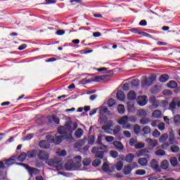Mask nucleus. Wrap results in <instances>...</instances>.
<instances>
[{"instance_id":"nucleus-35","label":"nucleus","mask_w":180,"mask_h":180,"mask_svg":"<svg viewBox=\"0 0 180 180\" xmlns=\"http://www.w3.org/2000/svg\"><path fill=\"white\" fill-rule=\"evenodd\" d=\"M102 169H103V171H104V172H112V169H110V168H109V165H108V163H106V162H105L103 165Z\"/></svg>"},{"instance_id":"nucleus-38","label":"nucleus","mask_w":180,"mask_h":180,"mask_svg":"<svg viewBox=\"0 0 180 180\" xmlns=\"http://www.w3.org/2000/svg\"><path fill=\"white\" fill-rule=\"evenodd\" d=\"M99 159H95L93 162H92V165L93 167H99V165H101V162H102L101 161V158H98Z\"/></svg>"},{"instance_id":"nucleus-30","label":"nucleus","mask_w":180,"mask_h":180,"mask_svg":"<svg viewBox=\"0 0 180 180\" xmlns=\"http://www.w3.org/2000/svg\"><path fill=\"white\" fill-rule=\"evenodd\" d=\"M123 162L122 160H120L115 164V169H117V171H122V169H123Z\"/></svg>"},{"instance_id":"nucleus-17","label":"nucleus","mask_w":180,"mask_h":180,"mask_svg":"<svg viewBox=\"0 0 180 180\" xmlns=\"http://www.w3.org/2000/svg\"><path fill=\"white\" fill-rule=\"evenodd\" d=\"M39 146L41 148H50V143L48 141H41Z\"/></svg>"},{"instance_id":"nucleus-39","label":"nucleus","mask_w":180,"mask_h":180,"mask_svg":"<svg viewBox=\"0 0 180 180\" xmlns=\"http://www.w3.org/2000/svg\"><path fill=\"white\" fill-rule=\"evenodd\" d=\"M150 122H151V120H150V118H147V117H143L140 120L141 124H148V123H150Z\"/></svg>"},{"instance_id":"nucleus-19","label":"nucleus","mask_w":180,"mask_h":180,"mask_svg":"<svg viewBox=\"0 0 180 180\" xmlns=\"http://www.w3.org/2000/svg\"><path fill=\"white\" fill-rule=\"evenodd\" d=\"M110 77V75H104L102 76H97L94 77V79L93 81H94L95 82H100V81H103V79H106V78Z\"/></svg>"},{"instance_id":"nucleus-18","label":"nucleus","mask_w":180,"mask_h":180,"mask_svg":"<svg viewBox=\"0 0 180 180\" xmlns=\"http://www.w3.org/2000/svg\"><path fill=\"white\" fill-rule=\"evenodd\" d=\"M137 98V94H136V92L134 91H131L128 93L127 98L129 101H134Z\"/></svg>"},{"instance_id":"nucleus-33","label":"nucleus","mask_w":180,"mask_h":180,"mask_svg":"<svg viewBox=\"0 0 180 180\" xmlns=\"http://www.w3.org/2000/svg\"><path fill=\"white\" fill-rule=\"evenodd\" d=\"M148 149H142L141 150L138 154H137V156L138 157H143V156H146V155H148Z\"/></svg>"},{"instance_id":"nucleus-6","label":"nucleus","mask_w":180,"mask_h":180,"mask_svg":"<svg viewBox=\"0 0 180 180\" xmlns=\"http://www.w3.org/2000/svg\"><path fill=\"white\" fill-rule=\"evenodd\" d=\"M37 156L41 161H47L50 158V155L46 150H39Z\"/></svg>"},{"instance_id":"nucleus-11","label":"nucleus","mask_w":180,"mask_h":180,"mask_svg":"<svg viewBox=\"0 0 180 180\" xmlns=\"http://www.w3.org/2000/svg\"><path fill=\"white\" fill-rule=\"evenodd\" d=\"M46 164L49 165V167H53V168H57L58 165V162L55 159H50L48 160H46Z\"/></svg>"},{"instance_id":"nucleus-23","label":"nucleus","mask_w":180,"mask_h":180,"mask_svg":"<svg viewBox=\"0 0 180 180\" xmlns=\"http://www.w3.org/2000/svg\"><path fill=\"white\" fill-rule=\"evenodd\" d=\"M153 117H155V119H160V117H162V114L161 113V111L160 110H155L153 114Z\"/></svg>"},{"instance_id":"nucleus-63","label":"nucleus","mask_w":180,"mask_h":180,"mask_svg":"<svg viewBox=\"0 0 180 180\" xmlns=\"http://www.w3.org/2000/svg\"><path fill=\"white\" fill-rule=\"evenodd\" d=\"M129 167H131V168H132V169H134L135 168H138L139 167V165H137V162H131L129 165Z\"/></svg>"},{"instance_id":"nucleus-61","label":"nucleus","mask_w":180,"mask_h":180,"mask_svg":"<svg viewBox=\"0 0 180 180\" xmlns=\"http://www.w3.org/2000/svg\"><path fill=\"white\" fill-rule=\"evenodd\" d=\"M115 140V138L113 136H105V141H108V143H112Z\"/></svg>"},{"instance_id":"nucleus-40","label":"nucleus","mask_w":180,"mask_h":180,"mask_svg":"<svg viewBox=\"0 0 180 180\" xmlns=\"http://www.w3.org/2000/svg\"><path fill=\"white\" fill-rule=\"evenodd\" d=\"M139 84H140V82L137 79H134L130 82L131 86H139Z\"/></svg>"},{"instance_id":"nucleus-15","label":"nucleus","mask_w":180,"mask_h":180,"mask_svg":"<svg viewBox=\"0 0 180 180\" xmlns=\"http://www.w3.org/2000/svg\"><path fill=\"white\" fill-rule=\"evenodd\" d=\"M117 98L118 101H121V102H123L124 101L126 96L124 95V93L122 91V90H118L117 92Z\"/></svg>"},{"instance_id":"nucleus-29","label":"nucleus","mask_w":180,"mask_h":180,"mask_svg":"<svg viewBox=\"0 0 180 180\" xmlns=\"http://www.w3.org/2000/svg\"><path fill=\"white\" fill-rule=\"evenodd\" d=\"M160 167L162 169H168V167H169V162L167 160H163L161 162Z\"/></svg>"},{"instance_id":"nucleus-37","label":"nucleus","mask_w":180,"mask_h":180,"mask_svg":"<svg viewBox=\"0 0 180 180\" xmlns=\"http://www.w3.org/2000/svg\"><path fill=\"white\" fill-rule=\"evenodd\" d=\"M117 110H118V113H120V115H123L125 112L124 105H123V104H120L117 106Z\"/></svg>"},{"instance_id":"nucleus-46","label":"nucleus","mask_w":180,"mask_h":180,"mask_svg":"<svg viewBox=\"0 0 180 180\" xmlns=\"http://www.w3.org/2000/svg\"><path fill=\"white\" fill-rule=\"evenodd\" d=\"M83 165L85 167H88V165H91V158H86L83 160Z\"/></svg>"},{"instance_id":"nucleus-2","label":"nucleus","mask_w":180,"mask_h":180,"mask_svg":"<svg viewBox=\"0 0 180 180\" xmlns=\"http://www.w3.org/2000/svg\"><path fill=\"white\" fill-rule=\"evenodd\" d=\"M78 128V124L75 122L72 124V126H70V124H66L64 127H60L58 129V133L59 134H68V133H72L75 130H77Z\"/></svg>"},{"instance_id":"nucleus-59","label":"nucleus","mask_w":180,"mask_h":180,"mask_svg":"<svg viewBox=\"0 0 180 180\" xmlns=\"http://www.w3.org/2000/svg\"><path fill=\"white\" fill-rule=\"evenodd\" d=\"M34 137V134H30L28 135H27L25 138H24V141H29V140H32V139Z\"/></svg>"},{"instance_id":"nucleus-53","label":"nucleus","mask_w":180,"mask_h":180,"mask_svg":"<svg viewBox=\"0 0 180 180\" xmlns=\"http://www.w3.org/2000/svg\"><path fill=\"white\" fill-rule=\"evenodd\" d=\"M79 82H80V84L85 85L86 84H90V82H92V81L89 79L84 78V79H82Z\"/></svg>"},{"instance_id":"nucleus-3","label":"nucleus","mask_w":180,"mask_h":180,"mask_svg":"<svg viewBox=\"0 0 180 180\" xmlns=\"http://www.w3.org/2000/svg\"><path fill=\"white\" fill-rule=\"evenodd\" d=\"M102 130L107 133L108 134H112V131H113V134L116 135L120 131L121 127L119 125L115 126L114 129H110V127H108V125H104L102 127Z\"/></svg>"},{"instance_id":"nucleus-34","label":"nucleus","mask_w":180,"mask_h":180,"mask_svg":"<svg viewBox=\"0 0 180 180\" xmlns=\"http://www.w3.org/2000/svg\"><path fill=\"white\" fill-rule=\"evenodd\" d=\"M131 171H133V169L129 165L124 166V174H125V175H129Z\"/></svg>"},{"instance_id":"nucleus-47","label":"nucleus","mask_w":180,"mask_h":180,"mask_svg":"<svg viewBox=\"0 0 180 180\" xmlns=\"http://www.w3.org/2000/svg\"><path fill=\"white\" fill-rule=\"evenodd\" d=\"M155 155H165V150L162 149H158V150L155 151Z\"/></svg>"},{"instance_id":"nucleus-44","label":"nucleus","mask_w":180,"mask_h":180,"mask_svg":"<svg viewBox=\"0 0 180 180\" xmlns=\"http://www.w3.org/2000/svg\"><path fill=\"white\" fill-rule=\"evenodd\" d=\"M88 143L91 146L94 145V143H95V136L94 135L89 136Z\"/></svg>"},{"instance_id":"nucleus-9","label":"nucleus","mask_w":180,"mask_h":180,"mask_svg":"<svg viewBox=\"0 0 180 180\" xmlns=\"http://www.w3.org/2000/svg\"><path fill=\"white\" fill-rule=\"evenodd\" d=\"M137 103L139 104L140 106H144L147 105V96H141L137 98Z\"/></svg>"},{"instance_id":"nucleus-27","label":"nucleus","mask_w":180,"mask_h":180,"mask_svg":"<svg viewBox=\"0 0 180 180\" xmlns=\"http://www.w3.org/2000/svg\"><path fill=\"white\" fill-rule=\"evenodd\" d=\"M169 79V76H168V75L167 74H163L162 75L160 78H159V81L160 82H167V81H168Z\"/></svg>"},{"instance_id":"nucleus-16","label":"nucleus","mask_w":180,"mask_h":180,"mask_svg":"<svg viewBox=\"0 0 180 180\" xmlns=\"http://www.w3.org/2000/svg\"><path fill=\"white\" fill-rule=\"evenodd\" d=\"M146 143H148L150 147H157V146L158 145V142L157 141V140H153L150 138L146 139Z\"/></svg>"},{"instance_id":"nucleus-50","label":"nucleus","mask_w":180,"mask_h":180,"mask_svg":"<svg viewBox=\"0 0 180 180\" xmlns=\"http://www.w3.org/2000/svg\"><path fill=\"white\" fill-rule=\"evenodd\" d=\"M174 122L175 124H180V115H176L174 118Z\"/></svg>"},{"instance_id":"nucleus-62","label":"nucleus","mask_w":180,"mask_h":180,"mask_svg":"<svg viewBox=\"0 0 180 180\" xmlns=\"http://www.w3.org/2000/svg\"><path fill=\"white\" fill-rule=\"evenodd\" d=\"M159 130H164L165 129V124L163 122H160L158 125Z\"/></svg>"},{"instance_id":"nucleus-5","label":"nucleus","mask_w":180,"mask_h":180,"mask_svg":"<svg viewBox=\"0 0 180 180\" xmlns=\"http://www.w3.org/2000/svg\"><path fill=\"white\" fill-rule=\"evenodd\" d=\"M156 81L155 76H150L149 77L143 78L142 81V86H151Z\"/></svg>"},{"instance_id":"nucleus-56","label":"nucleus","mask_w":180,"mask_h":180,"mask_svg":"<svg viewBox=\"0 0 180 180\" xmlns=\"http://www.w3.org/2000/svg\"><path fill=\"white\" fill-rule=\"evenodd\" d=\"M14 162L15 159H8L4 162V164H6V165H12Z\"/></svg>"},{"instance_id":"nucleus-36","label":"nucleus","mask_w":180,"mask_h":180,"mask_svg":"<svg viewBox=\"0 0 180 180\" xmlns=\"http://www.w3.org/2000/svg\"><path fill=\"white\" fill-rule=\"evenodd\" d=\"M137 115L139 117H146V116H147V111L145 110H139L137 112Z\"/></svg>"},{"instance_id":"nucleus-7","label":"nucleus","mask_w":180,"mask_h":180,"mask_svg":"<svg viewBox=\"0 0 180 180\" xmlns=\"http://www.w3.org/2000/svg\"><path fill=\"white\" fill-rule=\"evenodd\" d=\"M150 167L155 172H161V167L158 164V162L155 160H152L150 161Z\"/></svg>"},{"instance_id":"nucleus-42","label":"nucleus","mask_w":180,"mask_h":180,"mask_svg":"<svg viewBox=\"0 0 180 180\" xmlns=\"http://www.w3.org/2000/svg\"><path fill=\"white\" fill-rule=\"evenodd\" d=\"M142 131L143 132L144 134H149V133H151V127L146 126L142 129Z\"/></svg>"},{"instance_id":"nucleus-52","label":"nucleus","mask_w":180,"mask_h":180,"mask_svg":"<svg viewBox=\"0 0 180 180\" xmlns=\"http://www.w3.org/2000/svg\"><path fill=\"white\" fill-rule=\"evenodd\" d=\"M144 143L143 142H139L136 144H135V148H136L137 150L140 149V148H144Z\"/></svg>"},{"instance_id":"nucleus-48","label":"nucleus","mask_w":180,"mask_h":180,"mask_svg":"<svg viewBox=\"0 0 180 180\" xmlns=\"http://www.w3.org/2000/svg\"><path fill=\"white\" fill-rule=\"evenodd\" d=\"M168 139V134H165L162 135L160 138V143H164V141H167V139Z\"/></svg>"},{"instance_id":"nucleus-26","label":"nucleus","mask_w":180,"mask_h":180,"mask_svg":"<svg viewBox=\"0 0 180 180\" xmlns=\"http://www.w3.org/2000/svg\"><path fill=\"white\" fill-rule=\"evenodd\" d=\"M114 147H116L118 150H123L124 147L123 146V144L120 141H115L113 142Z\"/></svg>"},{"instance_id":"nucleus-14","label":"nucleus","mask_w":180,"mask_h":180,"mask_svg":"<svg viewBox=\"0 0 180 180\" xmlns=\"http://www.w3.org/2000/svg\"><path fill=\"white\" fill-rule=\"evenodd\" d=\"M27 157V155L26 154V153L22 152L20 153V155L15 156L14 157V158H15L16 160H18V161H20V162H23V161L26 160Z\"/></svg>"},{"instance_id":"nucleus-28","label":"nucleus","mask_w":180,"mask_h":180,"mask_svg":"<svg viewBox=\"0 0 180 180\" xmlns=\"http://www.w3.org/2000/svg\"><path fill=\"white\" fill-rule=\"evenodd\" d=\"M139 165H141L142 167H146L148 164L147 159L146 158H141L138 160Z\"/></svg>"},{"instance_id":"nucleus-55","label":"nucleus","mask_w":180,"mask_h":180,"mask_svg":"<svg viewBox=\"0 0 180 180\" xmlns=\"http://www.w3.org/2000/svg\"><path fill=\"white\" fill-rule=\"evenodd\" d=\"M146 172L144 169H138L136 171V175H146Z\"/></svg>"},{"instance_id":"nucleus-43","label":"nucleus","mask_w":180,"mask_h":180,"mask_svg":"<svg viewBox=\"0 0 180 180\" xmlns=\"http://www.w3.org/2000/svg\"><path fill=\"white\" fill-rule=\"evenodd\" d=\"M108 105L109 108H112V106H115V105H116V100L113 98H110L108 101Z\"/></svg>"},{"instance_id":"nucleus-13","label":"nucleus","mask_w":180,"mask_h":180,"mask_svg":"<svg viewBox=\"0 0 180 180\" xmlns=\"http://www.w3.org/2000/svg\"><path fill=\"white\" fill-rule=\"evenodd\" d=\"M135 157L136 156L134 155V154L129 153V154L126 155V156L124 158V160L126 161V162H129V164H131L133 162V160H134Z\"/></svg>"},{"instance_id":"nucleus-54","label":"nucleus","mask_w":180,"mask_h":180,"mask_svg":"<svg viewBox=\"0 0 180 180\" xmlns=\"http://www.w3.org/2000/svg\"><path fill=\"white\" fill-rule=\"evenodd\" d=\"M153 137L157 139V138L160 137V136H161V133L159 132L158 129H155L153 132Z\"/></svg>"},{"instance_id":"nucleus-12","label":"nucleus","mask_w":180,"mask_h":180,"mask_svg":"<svg viewBox=\"0 0 180 180\" xmlns=\"http://www.w3.org/2000/svg\"><path fill=\"white\" fill-rule=\"evenodd\" d=\"M82 162V158L80 155L77 156L73 159V162L75 163L76 168H80Z\"/></svg>"},{"instance_id":"nucleus-64","label":"nucleus","mask_w":180,"mask_h":180,"mask_svg":"<svg viewBox=\"0 0 180 180\" xmlns=\"http://www.w3.org/2000/svg\"><path fill=\"white\" fill-rule=\"evenodd\" d=\"M123 134L125 137H128V138H130L131 137V134L130 133V131H123Z\"/></svg>"},{"instance_id":"nucleus-25","label":"nucleus","mask_w":180,"mask_h":180,"mask_svg":"<svg viewBox=\"0 0 180 180\" xmlns=\"http://www.w3.org/2000/svg\"><path fill=\"white\" fill-rule=\"evenodd\" d=\"M84 134V130L81 128L77 129L75 133V136L77 139H81Z\"/></svg>"},{"instance_id":"nucleus-20","label":"nucleus","mask_w":180,"mask_h":180,"mask_svg":"<svg viewBox=\"0 0 180 180\" xmlns=\"http://www.w3.org/2000/svg\"><path fill=\"white\" fill-rule=\"evenodd\" d=\"M176 102H178V98H175L173 99V101L169 104V108L170 110H175L176 109Z\"/></svg>"},{"instance_id":"nucleus-51","label":"nucleus","mask_w":180,"mask_h":180,"mask_svg":"<svg viewBox=\"0 0 180 180\" xmlns=\"http://www.w3.org/2000/svg\"><path fill=\"white\" fill-rule=\"evenodd\" d=\"M171 150L172 153H178L179 151V147L176 145H173L171 146Z\"/></svg>"},{"instance_id":"nucleus-41","label":"nucleus","mask_w":180,"mask_h":180,"mask_svg":"<svg viewBox=\"0 0 180 180\" xmlns=\"http://www.w3.org/2000/svg\"><path fill=\"white\" fill-rule=\"evenodd\" d=\"M141 130V128L140 127V125L136 124L134 127V133L135 134H139Z\"/></svg>"},{"instance_id":"nucleus-45","label":"nucleus","mask_w":180,"mask_h":180,"mask_svg":"<svg viewBox=\"0 0 180 180\" xmlns=\"http://www.w3.org/2000/svg\"><path fill=\"white\" fill-rule=\"evenodd\" d=\"M110 155L112 158H117V157L119 155V153H117V151H116V150H110Z\"/></svg>"},{"instance_id":"nucleus-10","label":"nucleus","mask_w":180,"mask_h":180,"mask_svg":"<svg viewBox=\"0 0 180 180\" xmlns=\"http://www.w3.org/2000/svg\"><path fill=\"white\" fill-rule=\"evenodd\" d=\"M64 139V136L60 135V136H57L56 135L55 137L51 139L52 143H54L55 144H60Z\"/></svg>"},{"instance_id":"nucleus-60","label":"nucleus","mask_w":180,"mask_h":180,"mask_svg":"<svg viewBox=\"0 0 180 180\" xmlns=\"http://www.w3.org/2000/svg\"><path fill=\"white\" fill-rule=\"evenodd\" d=\"M159 124H160V120H155L151 122V126L152 127H157V126H158Z\"/></svg>"},{"instance_id":"nucleus-21","label":"nucleus","mask_w":180,"mask_h":180,"mask_svg":"<svg viewBox=\"0 0 180 180\" xmlns=\"http://www.w3.org/2000/svg\"><path fill=\"white\" fill-rule=\"evenodd\" d=\"M169 162L172 165V167H178V159L176 158V157H172L169 159Z\"/></svg>"},{"instance_id":"nucleus-24","label":"nucleus","mask_w":180,"mask_h":180,"mask_svg":"<svg viewBox=\"0 0 180 180\" xmlns=\"http://www.w3.org/2000/svg\"><path fill=\"white\" fill-rule=\"evenodd\" d=\"M127 122H129V116L127 115L123 116L118 120L119 124H126Z\"/></svg>"},{"instance_id":"nucleus-32","label":"nucleus","mask_w":180,"mask_h":180,"mask_svg":"<svg viewBox=\"0 0 180 180\" xmlns=\"http://www.w3.org/2000/svg\"><path fill=\"white\" fill-rule=\"evenodd\" d=\"M167 86L171 89H175L178 86V84H176V82L172 80L167 84Z\"/></svg>"},{"instance_id":"nucleus-57","label":"nucleus","mask_w":180,"mask_h":180,"mask_svg":"<svg viewBox=\"0 0 180 180\" xmlns=\"http://www.w3.org/2000/svg\"><path fill=\"white\" fill-rule=\"evenodd\" d=\"M129 122H131V123H136V122H137V117L130 116L129 117Z\"/></svg>"},{"instance_id":"nucleus-58","label":"nucleus","mask_w":180,"mask_h":180,"mask_svg":"<svg viewBox=\"0 0 180 180\" xmlns=\"http://www.w3.org/2000/svg\"><path fill=\"white\" fill-rule=\"evenodd\" d=\"M52 119L56 124H60V118H58V117L53 115Z\"/></svg>"},{"instance_id":"nucleus-31","label":"nucleus","mask_w":180,"mask_h":180,"mask_svg":"<svg viewBox=\"0 0 180 180\" xmlns=\"http://www.w3.org/2000/svg\"><path fill=\"white\" fill-rule=\"evenodd\" d=\"M108 112H109V110H108L106 107L102 106L99 108V115L101 117H102L105 113H108Z\"/></svg>"},{"instance_id":"nucleus-49","label":"nucleus","mask_w":180,"mask_h":180,"mask_svg":"<svg viewBox=\"0 0 180 180\" xmlns=\"http://www.w3.org/2000/svg\"><path fill=\"white\" fill-rule=\"evenodd\" d=\"M137 143V139H134V138H131L129 141V146H131V147H136V144Z\"/></svg>"},{"instance_id":"nucleus-8","label":"nucleus","mask_w":180,"mask_h":180,"mask_svg":"<svg viewBox=\"0 0 180 180\" xmlns=\"http://www.w3.org/2000/svg\"><path fill=\"white\" fill-rule=\"evenodd\" d=\"M65 168L68 171H72L74 169H76L77 166H75V164L74 163L73 160H68L65 163Z\"/></svg>"},{"instance_id":"nucleus-22","label":"nucleus","mask_w":180,"mask_h":180,"mask_svg":"<svg viewBox=\"0 0 180 180\" xmlns=\"http://www.w3.org/2000/svg\"><path fill=\"white\" fill-rule=\"evenodd\" d=\"M36 155H37V150H31L27 153V156L29 157V158H34Z\"/></svg>"},{"instance_id":"nucleus-1","label":"nucleus","mask_w":180,"mask_h":180,"mask_svg":"<svg viewBox=\"0 0 180 180\" xmlns=\"http://www.w3.org/2000/svg\"><path fill=\"white\" fill-rule=\"evenodd\" d=\"M96 144H98V146L94 147L91 150V153L93 154H95L96 158L102 159L105 155V151L102 150H105V148H106V146L102 145V136H98Z\"/></svg>"},{"instance_id":"nucleus-4","label":"nucleus","mask_w":180,"mask_h":180,"mask_svg":"<svg viewBox=\"0 0 180 180\" xmlns=\"http://www.w3.org/2000/svg\"><path fill=\"white\" fill-rule=\"evenodd\" d=\"M18 165H22L25 169H27L30 176H34V175H37L39 174V169L34 167H30L28 165L24 163H16Z\"/></svg>"}]
</instances>
